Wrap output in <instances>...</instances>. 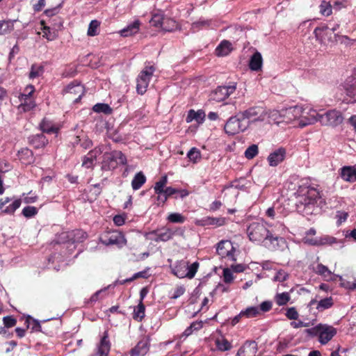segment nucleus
Returning <instances> with one entry per match:
<instances>
[{"label": "nucleus", "instance_id": "f257e3e1", "mask_svg": "<svg viewBox=\"0 0 356 356\" xmlns=\"http://www.w3.org/2000/svg\"><path fill=\"white\" fill-rule=\"evenodd\" d=\"M294 204L297 212L303 216H310L316 210V205L322 207L326 204L322 191L318 186H314L305 184L298 186L293 193Z\"/></svg>", "mask_w": 356, "mask_h": 356}, {"label": "nucleus", "instance_id": "f03ea898", "mask_svg": "<svg viewBox=\"0 0 356 356\" xmlns=\"http://www.w3.org/2000/svg\"><path fill=\"white\" fill-rule=\"evenodd\" d=\"M266 222H252L247 228V234L252 242H265L266 245H271L273 248H282L286 241L282 237L286 232V227L281 223L277 224L278 228L275 230L268 229Z\"/></svg>", "mask_w": 356, "mask_h": 356}, {"label": "nucleus", "instance_id": "7ed1b4c3", "mask_svg": "<svg viewBox=\"0 0 356 356\" xmlns=\"http://www.w3.org/2000/svg\"><path fill=\"white\" fill-rule=\"evenodd\" d=\"M312 113L313 114H311L313 117L312 119L302 120L299 122L301 127H305L316 122H319L323 126L337 127L341 124L343 120L341 113L337 110H330L323 114H319L316 111Z\"/></svg>", "mask_w": 356, "mask_h": 356}, {"label": "nucleus", "instance_id": "20e7f679", "mask_svg": "<svg viewBox=\"0 0 356 356\" xmlns=\"http://www.w3.org/2000/svg\"><path fill=\"white\" fill-rule=\"evenodd\" d=\"M102 164L103 170H113L118 167V164H127V157L121 151L114 150L106 152L103 155Z\"/></svg>", "mask_w": 356, "mask_h": 356}, {"label": "nucleus", "instance_id": "39448f33", "mask_svg": "<svg viewBox=\"0 0 356 356\" xmlns=\"http://www.w3.org/2000/svg\"><path fill=\"white\" fill-rule=\"evenodd\" d=\"M248 127V121L244 120L239 113L228 119L225 124L224 130L229 136H234L240 132L244 131Z\"/></svg>", "mask_w": 356, "mask_h": 356}, {"label": "nucleus", "instance_id": "423d86ee", "mask_svg": "<svg viewBox=\"0 0 356 356\" xmlns=\"http://www.w3.org/2000/svg\"><path fill=\"white\" fill-rule=\"evenodd\" d=\"M154 71L155 67L153 65H146L140 72L136 79V91L138 94L142 95L145 93Z\"/></svg>", "mask_w": 356, "mask_h": 356}, {"label": "nucleus", "instance_id": "0eeeda50", "mask_svg": "<svg viewBox=\"0 0 356 356\" xmlns=\"http://www.w3.org/2000/svg\"><path fill=\"white\" fill-rule=\"evenodd\" d=\"M100 242L105 245H117L122 246L126 244V239L122 232L118 230L108 231L99 237Z\"/></svg>", "mask_w": 356, "mask_h": 356}, {"label": "nucleus", "instance_id": "6e6552de", "mask_svg": "<svg viewBox=\"0 0 356 356\" xmlns=\"http://www.w3.org/2000/svg\"><path fill=\"white\" fill-rule=\"evenodd\" d=\"M236 89V83L229 86H218L210 95V99L216 102H220L228 98Z\"/></svg>", "mask_w": 356, "mask_h": 356}, {"label": "nucleus", "instance_id": "1a4fd4ad", "mask_svg": "<svg viewBox=\"0 0 356 356\" xmlns=\"http://www.w3.org/2000/svg\"><path fill=\"white\" fill-rule=\"evenodd\" d=\"M306 108H304L302 105H295L292 106L291 105V113L293 116V119L292 120L291 118V125H292L293 127H302L299 124V122L302 120L305 119H312L313 117L311 115V114H313L314 111H310V113H309V116L307 117L305 115V113H308L305 111Z\"/></svg>", "mask_w": 356, "mask_h": 356}, {"label": "nucleus", "instance_id": "9d476101", "mask_svg": "<svg viewBox=\"0 0 356 356\" xmlns=\"http://www.w3.org/2000/svg\"><path fill=\"white\" fill-rule=\"evenodd\" d=\"M216 252L222 258H227L232 261H236V258L234 257L235 248L230 241L225 240L220 241L218 243Z\"/></svg>", "mask_w": 356, "mask_h": 356}, {"label": "nucleus", "instance_id": "9b49d317", "mask_svg": "<svg viewBox=\"0 0 356 356\" xmlns=\"http://www.w3.org/2000/svg\"><path fill=\"white\" fill-rule=\"evenodd\" d=\"M316 231L314 228H310L307 232L306 236L302 238V241L304 243L313 245V246H320L328 243H331L334 240V238H330L327 236L321 237V238H310L309 236L315 235Z\"/></svg>", "mask_w": 356, "mask_h": 356}, {"label": "nucleus", "instance_id": "f8f14e48", "mask_svg": "<svg viewBox=\"0 0 356 356\" xmlns=\"http://www.w3.org/2000/svg\"><path fill=\"white\" fill-rule=\"evenodd\" d=\"M240 113L244 120L248 121V123L250 121H261L265 116L264 111L261 107H252Z\"/></svg>", "mask_w": 356, "mask_h": 356}, {"label": "nucleus", "instance_id": "ddd939ff", "mask_svg": "<svg viewBox=\"0 0 356 356\" xmlns=\"http://www.w3.org/2000/svg\"><path fill=\"white\" fill-rule=\"evenodd\" d=\"M336 334V328L327 324H321L318 341L321 344H326Z\"/></svg>", "mask_w": 356, "mask_h": 356}, {"label": "nucleus", "instance_id": "4468645a", "mask_svg": "<svg viewBox=\"0 0 356 356\" xmlns=\"http://www.w3.org/2000/svg\"><path fill=\"white\" fill-rule=\"evenodd\" d=\"M286 156V150L283 147H280L271 152L268 158V162L270 166L275 167L282 163Z\"/></svg>", "mask_w": 356, "mask_h": 356}, {"label": "nucleus", "instance_id": "2eb2a0df", "mask_svg": "<svg viewBox=\"0 0 356 356\" xmlns=\"http://www.w3.org/2000/svg\"><path fill=\"white\" fill-rule=\"evenodd\" d=\"M152 234L155 236V241L165 242L172 238L173 235L175 234V232L170 228L163 227L160 229L154 230Z\"/></svg>", "mask_w": 356, "mask_h": 356}, {"label": "nucleus", "instance_id": "dca6fc26", "mask_svg": "<svg viewBox=\"0 0 356 356\" xmlns=\"http://www.w3.org/2000/svg\"><path fill=\"white\" fill-rule=\"evenodd\" d=\"M257 344L254 341H247L238 350L236 356H255Z\"/></svg>", "mask_w": 356, "mask_h": 356}, {"label": "nucleus", "instance_id": "f3484780", "mask_svg": "<svg viewBox=\"0 0 356 356\" xmlns=\"http://www.w3.org/2000/svg\"><path fill=\"white\" fill-rule=\"evenodd\" d=\"M149 340L144 337L131 349V356H144L149 351Z\"/></svg>", "mask_w": 356, "mask_h": 356}, {"label": "nucleus", "instance_id": "a211bd4d", "mask_svg": "<svg viewBox=\"0 0 356 356\" xmlns=\"http://www.w3.org/2000/svg\"><path fill=\"white\" fill-rule=\"evenodd\" d=\"M63 92L66 94H74L78 95V97L75 98L74 102H77L83 95V86L77 81H74L67 85V86L63 90Z\"/></svg>", "mask_w": 356, "mask_h": 356}, {"label": "nucleus", "instance_id": "6ab92c4d", "mask_svg": "<svg viewBox=\"0 0 356 356\" xmlns=\"http://www.w3.org/2000/svg\"><path fill=\"white\" fill-rule=\"evenodd\" d=\"M339 26V24H338L331 28L327 24H323L316 27L314 31V33L317 40L323 41L325 38V35H327L328 31L334 33L338 29Z\"/></svg>", "mask_w": 356, "mask_h": 356}, {"label": "nucleus", "instance_id": "aec40b11", "mask_svg": "<svg viewBox=\"0 0 356 356\" xmlns=\"http://www.w3.org/2000/svg\"><path fill=\"white\" fill-rule=\"evenodd\" d=\"M233 50L232 44L227 40H222L215 49L217 56L222 57L229 55Z\"/></svg>", "mask_w": 356, "mask_h": 356}, {"label": "nucleus", "instance_id": "412c9836", "mask_svg": "<svg viewBox=\"0 0 356 356\" xmlns=\"http://www.w3.org/2000/svg\"><path fill=\"white\" fill-rule=\"evenodd\" d=\"M341 178L348 182L356 181V167L353 166H344L341 168Z\"/></svg>", "mask_w": 356, "mask_h": 356}, {"label": "nucleus", "instance_id": "4be33fe9", "mask_svg": "<svg viewBox=\"0 0 356 356\" xmlns=\"http://www.w3.org/2000/svg\"><path fill=\"white\" fill-rule=\"evenodd\" d=\"M29 142L35 149L42 148L48 143V140L42 134H35L29 138Z\"/></svg>", "mask_w": 356, "mask_h": 356}, {"label": "nucleus", "instance_id": "5701e85b", "mask_svg": "<svg viewBox=\"0 0 356 356\" xmlns=\"http://www.w3.org/2000/svg\"><path fill=\"white\" fill-rule=\"evenodd\" d=\"M140 22L138 19L135 20L133 23L129 24L120 31V34L122 37H129L136 34L140 29Z\"/></svg>", "mask_w": 356, "mask_h": 356}, {"label": "nucleus", "instance_id": "b1692460", "mask_svg": "<svg viewBox=\"0 0 356 356\" xmlns=\"http://www.w3.org/2000/svg\"><path fill=\"white\" fill-rule=\"evenodd\" d=\"M205 116V113L202 110L195 111L193 109H191L188 112L186 121L189 123L195 120L198 124H202L204 121Z\"/></svg>", "mask_w": 356, "mask_h": 356}, {"label": "nucleus", "instance_id": "393cba45", "mask_svg": "<svg viewBox=\"0 0 356 356\" xmlns=\"http://www.w3.org/2000/svg\"><path fill=\"white\" fill-rule=\"evenodd\" d=\"M18 156L20 161L25 165L31 164L35 161L33 152L28 148H22L19 150Z\"/></svg>", "mask_w": 356, "mask_h": 356}, {"label": "nucleus", "instance_id": "a878e982", "mask_svg": "<svg viewBox=\"0 0 356 356\" xmlns=\"http://www.w3.org/2000/svg\"><path fill=\"white\" fill-rule=\"evenodd\" d=\"M263 59L261 54L256 51L251 57L249 61V67L252 71L258 72L261 70Z\"/></svg>", "mask_w": 356, "mask_h": 356}, {"label": "nucleus", "instance_id": "bb28decb", "mask_svg": "<svg viewBox=\"0 0 356 356\" xmlns=\"http://www.w3.org/2000/svg\"><path fill=\"white\" fill-rule=\"evenodd\" d=\"M67 237L72 243H82L88 238V234L82 229H74L70 232Z\"/></svg>", "mask_w": 356, "mask_h": 356}, {"label": "nucleus", "instance_id": "cd10ccee", "mask_svg": "<svg viewBox=\"0 0 356 356\" xmlns=\"http://www.w3.org/2000/svg\"><path fill=\"white\" fill-rule=\"evenodd\" d=\"M188 268V261H180L173 268V273L179 278L186 277V271Z\"/></svg>", "mask_w": 356, "mask_h": 356}, {"label": "nucleus", "instance_id": "c85d7f7f", "mask_svg": "<svg viewBox=\"0 0 356 356\" xmlns=\"http://www.w3.org/2000/svg\"><path fill=\"white\" fill-rule=\"evenodd\" d=\"M40 128L43 133H47L49 134H56L58 131V128L56 127L54 123L44 118L40 123Z\"/></svg>", "mask_w": 356, "mask_h": 356}, {"label": "nucleus", "instance_id": "c756f323", "mask_svg": "<svg viewBox=\"0 0 356 356\" xmlns=\"http://www.w3.org/2000/svg\"><path fill=\"white\" fill-rule=\"evenodd\" d=\"M21 104L18 106V108L24 112H28L33 110L36 104L33 97H19Z\"/></svg>", "mask_w": 356, "mask_h": 356}, {"label": "nucleus", "instance_id": "7c9ffc66", "mask_svg": "<svg viewBox=\"0 0 356 356\" xmlns=\"http://www.w3.org/2000/svg\"><path fill=\"white\" fill-rule=\"evenodd\" d=\"M41 25L43 26L42 31L43 32V37L49 41L55 40L57 37V31L56 27H50L45 25V22L42 20Z\"/></svg>", "mask_w": 356, "mask_h": 356}, {"label": "nucleus", "instance_id": "2f4dec72", "mask_svg": "<svg viewBox=\"0 0 356 356\" xmlns=\"http://www.w3.org/2000/svg\"><path fill=\"white\" fill-rule=\"evenodd\" d=\"M101 193L102 187L99 184L91 185L87 193L88 200L90 202H94L97 200Z\"/></svg>", "mask_w": 356, "mask_h": 356}, {"label": "nucleus", "instance_id": "473e14b6", "mask_svg": "<svg viewBox=\"0 0 356 356\" xmlns=\"http://www.w3.org/2000/svg\"><path fill=\"white\" fill-rule=\"evenodd\" d=\"M226 223L225 218L219 217H206L202 220V225H215L216 227H220Z\"/></svg>", "mask_w": 356, "mask_h": 356}, {"label": "nucleus", "instance_id": "72a5a7b5", "mask_svg": "<svg viewBox=\"0 0 356 356\" xmlns=\"http://www.w3.org/2000/svg\"><path fill=\"white\" fill-rule=\"evenodd\" d=\"M164 193H166L167 197H171L176 195L175 198H177V196L184 198L189 195V192L186 189H177L172 187H166Z\"/></svg>", "mask_w": 356, "mask_h": 356}, {"label": "nucleus", "instance_id": "f704fd0d", "mask_svg": "<svg viewBox=\"0 0 356 356\" xmlns=\"http://www.w3.org/2000/svg\"><path fill=\"white\" fill-rule=\"evenodd\" d=\"M110 350V343L108 339V334L105 332L103 337L101 339L98 352L100 356H106Z\"/></svg>", "mask_w": 356, "mask_h": 356}, {"label": "nucleus", "instance_id": "c9c22d12", "mask_svg": "<svg viewBox=\"0 0 356 356\" xmlns=\"http://www.w3.org/2000/svg\"><path fill=\"white\" fill-rule=\"evenodd\" d=\"M146 177L142 172L136 174L131 181V186L134 191L140 189L145 183Z\"/></svg>", "mask_w": 356, "mask_h": 356}, {"label": "nucleus", "instance_id": "e433bc0d", "mask_svg": "<svg viewBox=\"0 0 356 356\" xmlns=\"http://www.w3.org/2000/svg\"><path fill=\"white\" fill-rule=\"evenodd\" d=\"M98 151L91 150L86 156L83 157L82 165L86 168H90L93 166L94 161L96 159Z\"/></svg>", "mask_w": 356, "mask_h": 356}, {"label": "nucleus", "instance_id": "4c0bfd02", "mask_svg": "<svg viewBox=\"0 0 356 356\" xmlns=\"http://www.w3.org/2000/svg\"><path fill=\"white\" fill-rule=\"evenodd\" d=\"M218 350L220 351H227L232 348L231 343L224 337H218L215 341Z\"/></svg>", "mask_w": 356, "mask_h": 356}, {"label": "nucleus", "instance_id": "58836bf2", "mask_svg": "<svg viewBox=\"0 0 356 356\" xmlns=\"http://www.w3.org/2000/svg\"><path fill=\"white\" fill-rule=\"evenodd\" d=\"M241 315L246 318H254L260 315V309L258 307H249L241 311Z\"/></svg>", "mask_w": 356, "mask_h": 356}, {"label": "nucleus", "instance_id": "ea45409f", "mask_svg": "<svg viewBox=\"0 0 356 356\" xmlns=\"http://www.w3.org/2000/svg\"><path fill=\"white\" fill-rule=\"evenodd\" d=\"M145 307L141 302L134 308L133 318L137 321H142L145 317Z\"/></svg>", "mask_w": 356, "mask_h": 356}, {"label": "nucleus", "instance_id": "a19ab883", "mask_svg": "<svg viewBox=\"0 0 356 356\" xmlns=\"http://www.w3.org/2000/svg\"><path fill=\"white\" fill-rule=\"evenodd\" d=\"M24 323L26 325V329L30 327L32 331L34 332L42 331L40 323L30 316H28L26 318Z\"/></svg>", "mask_w": 356, "mask_h": 356}, {"label": "nucleus", "instance_id": "79ce46f5", "mask_svg": "<svg viewBox=\"0 0 356 356\" xmlns=\"http://www.w3.org/2000/svg\"><path fill=\"white\" fill-rule=\"evenodd\" d=\"M177 28V23L173 19L165 17L163 22L161 29L165 31H172Z\"/></svg>", "mask_w": 356, "mask_h": 356}, {"label": "nucleus", "instance_id": "37998d69", "mask_svg": "<svg viewBox=\"0 0 356 356\" xmlns=\"http://www.w3.org/2000/svg\"><path fill=\"white\" fill-rule=\"evenodd\" d=\"M168 183V177L167 175H163L161 177V179L155 183L154 186V190L155 193H165V187Z\"/></svg>", "mask_w": 356, "mask_h": 356}, {"label": "nucleus", "instance_id": "c03bdc74", "mask_svg": "<svg viewBox=\"0 0 356 356\" xmlns=\"http://www.w3.org/2000/svg\"><path fill=\"white\" fill-rule=\"evenodd\" d=\"M99 26L100 22L98 20H92L89 24L87 35L90 37L97 35L99 34Z\"/></svg>", "mask_w": 356, "mask_h": 356}, {"label": "nucleus", "instance_id": "a18cd8bd", "mask_svg": "<svg viewBox=\"0 0 356 356\" xmlns=\"http://www.w3.org/2000/svg\"><path fill=\"white\" fill-rule=\"evenodd\" d=\"M314 325V321H310L309 318H303L302 320L298 318V320H294L291 322V326L293 328H299V327H307Z\"/></svg>", "mask_w": 356, "mask_h": 356}, {"label": "nucleus", "instance_id": "49530a36", "mask_svg": "<svg viewBox=\"0 0 356 356\" xmlns=\"http://www.w3.org/2000/svg\"><path fill=\"white\" fill-rule=\"evenodd\" d=\"M334 304L332 297L325 298L318 302L316 309L318 311H323L330 308Z\"/></svg>", "mask_w": 356, "mask_h": 356}, {"label": "nucleus", "instance_id": "de8ad7c7", "mask_svg": "<svg viewBox=\"0 0 356 356\" xmlns=\"http://www.w3.org/2000/svg\"><path fill=\"white\" fill-rule=\"evenodd\" d=\"M92 110L95 113H103L106 115L111 114L113 111L108 104L103 103L96 104L93 106Z\"/></svg>", "mask_w": 356, "mask_h": 356}, {"label": "nucleus", "instance_id": "09e8293b", "mask_svg": "<svg viewBox=\"0 0 356 356\" xmlns=\"http://www.w3.org/2000/svg\"><path fill=\"white\" fill-rule=\"evenodd\" d=\"M314 270L316 273L324 277H329L332 275L328 268L322 264H318L316 267H314Z\"/></svg>", "mask_w": 356, "mask_h": 356}, {"label": "nucleus", "instance_id": "8fccbe9b", "mask_svg": "<svg viewBox=\"0 0 356 356\" xmlns=\"http://www.w3.org/2000/svg\"><path fill=\"white\" fill-rule=\"evenodd\" d=\"M22 204L21 199H17L12 204H10L9 206L6 207L5 209L2 210L3 213L13 215L14 214L15 211L19 208L20 205Z\"/></svg>", "mask_w": 356, "mask_h": 356}, {"label": "nucleus", "instance_id": "3c124183", "mask_svg": "<svg viewBox=\"0 0 356 356\" xmlns=\"http://www.w3.org/2000/svg\"><path fill=\"white\" fill-rule=\"evenodd\" d=\"M275 301L279 306H283L287 304L289 301V293L287 292H283L277 293L275 296Z\"/></svg>", "mask_w": 356, "mask_h": 356}, {"label": "nucleus", "instance_id": "603ef678", "mask_svg": "<svg viewBox=\"0 0 356 356\" xmlns=\"http://www.w3.org/2000/svg\"><path fill=\"white\" fill-rule=\"evenodd\" d=\"M259 153L258 145L253 144L249 146L245 151L244 155L248 159H254Z\"/></svg>", "mask_w": 356, "mask_h": 356}, {"label": "nucleus", "instance_id": "864d4df0", "mask_svg": "<svg viewBox=\"0 0 356 356\" xmlns=\"http://www.w3.org/2000/svg\"><path fill=\"white\" fill-rule=\"evenodd\" d=\"M353 77L355 82L347 89V95L353 99V103L356 102V69L355 70Z\"/></svg>", "mask_w": 356, "mask_h": 356}, {"label": "nucleus", "instance_id": "5fc2aeb1", "mask_svg": "<svg viewBox=\"0 0 356 356\" xmlns=\"http://www.w3.org/2000/svg\"><path fill=\"white\" fill-rule=\"evenodd\" d=\"M167 220L172 223H184L186 218L179 213H171L168 216Z\"/></svg>", "mask_w": 356, "mask_h": 356}, {"label": "nucleus", "instance_id": "6e6d98bb", "mask_svg": "<svg viewBox=\"0 0 356 356\" xmlns=\"http://www.w3.org/2000/svg\"><path fill=\"white\" fill-rule=\"evenodd\" d=\"M186 292V288L184 285H177L170 292V298L177 299L181 296Z\"/></svg>", "mask_w": 356, "mask_h": 356}, {"label": "nucleus", "instance_id": "4d7b16f0", "mask_svg": "<svg viewBox=\"0 0 356 356\" xmlns=\"http://www.w3.org/2000/svg\"><path fill=\"white\" fill-rule=\"evenodd\" d=\"M199 266L200 264L197 261H195L191 264H190V263L188 262V268H187L186 271V277L188 279H193L195 277L199 268Z\"/></svg>", "mask_w": 356, "mask_h": 356}, {"label": "nucleus", "instance_id": "13d9d810", "mask_svg": "<svg viewBox=\"0 0 356 356\" xmlns=\"http://www.w3.org/2000/svg\"><path fill=\"white\" fill-rule=\"evenodd\" d=\"M165 17L159 13H155L150 19V24L155 27L161 28Z\"/></svg>", "mask_w": 356, "mask_h": 356}, {"label": "nucleus", "instance_id": "bf43d9fd", "mask_svg": "<svg viewBox=\"0 0 356 356\" xmlns=\"http://www.w3.org/2000/svg\"><path fill=\"white\" fill-rule=\"evenodd\" d=\"M332 6L329 2L323 1L320 5V13L325 16H329L332 14Z\"/></svg>", "mask_w": 356, "mask_h": 356}, {"label": "nucleus", "instance_id": "052dcab7", "mask_svg": "<svg viewBox=\"0 0 356 356\" xmlns=\"http://www.w3.org/2000/svg\"><path fill=\"white\" fill-rule=\"evenodd\" d=\"M22 213L24 217L30 218L38 213V209L35 207L28 206L23 209Z\"/></svg>", "mask_w": 356, "mask_h": 356}, {"label": "nucleus", "instance_id": "680f3d73", "mask_svg": "<svg viewBox=\"0 0 356 356\" xmlns=\"http://www.w3.org/2000/svg\"><path fill=\"white\" fill-rule=\"evenodd\" d=\"M321 324L322 323H319L318 325H317L313 327L306 329L304 330V332L305 334H307V335L309 337H317V336L319 337V333H320V330L321 328Z\"/></svg>", "mask_w": 356, "mask_h": 356}, {"label": "nucleus", "instance_id": "e2e57ef3", "mask_svg": "<svg viewBox=\"0 0 356 356\" xmlns=\"http://www.w3.org/2000/svg\"><path fill=\"white\" fill-rule=\"evenodd\" d=\"M223 281L226 284H231L234 280V275L230 268H226L222 272Z\"/></svg>", "mask_w": 356, "mask_h": 356}, {"label": "nucleus", "instance_id": "0e129e2a", "mask_svg": "<svg viewBox=\"0 0 356 356\" xmlns=\"http://www.w3.org/2000/svg\"><path fill=\"white\" fill-rule=\"evenodd\" d=\"M188 158L194 162H196L200 158V152L195 147H193L187 154Z\"/></svg>", "mask_w": 356, "mask_h": 356}, {"label": "nucleus", "instance_id": "69168bd1", "mask_svg": "<svg viewBox=\"0 0 356 356\" xmlns=\"http://www.w3.org/2000/svg\"><path fill=\"white\" fill-rule=\"evenodd\" d=\"M43 72V67L41 66H35L33 65L31 67V70L29 73V77L31 79H34L38 77L42 74Z\"/></svg>", "mask_w": 356, "mask_h": 356}, {"label": "nucleus", "instance_id": "338daca9", "mask_svg": "<svg viewBox=\"0 0 356 356\" xmlns=\"http://www.w3.org/2000/svg\"><path fill=\"white\" fill-rule=\"evenodd\" d=\"M3 322L6 327L10 328L15 326L17 320L12 316H7L3 317Z\"/></svg>", "mask_w": 356, "mask_h": 356}, {"label": "nucleus", "instance_id": "774afa93", "mask_svg": "<svg viewBox=\"0 0 356 356\" xmlns=\"http://www.w3.org/2000/svg\"><path fill=\"white\" fill-rule=\"evenodd\" d=\"M13 29L10 22L0 21V34H5Z\"/></svg>", "mask_w": 356, "mask_h": 356}]
</instances>
